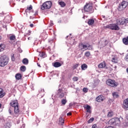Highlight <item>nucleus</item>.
<instances>
[{
    "instance_id": "f257e3e1",
    "label": "nucleus",
    "mask_w": 128,
    "mask_h": 128,
    "mask_svg": "<svg viewBox=\"0 0 128 128\" xmlns=\"http://www.w3.org/2000/svg\"><path fill=\"white\" fill-rule=\"evenodd\" d=\"M9 59L6 56H2L0 57V66L1 68H4L6 66H8V64Z\"/></svg>"
},
{
    "instance_id": "f03ea898",
    "label": "nucleus",
    "mask_w": 128,
    "mask_h": 128,
    "mask_svg": "<svg viewBox=\"0 0 128 128\" xmlns=\"http://www.w3.org/2000/svg\"><path fill=\"white\" fill-rule=\"evenodd\" d=\"M106 84L109 86H111V88H116V86H118V82H116V80L110 78L106 80Z\"/></svg>"
},
{
    "instance_id": "7ed1b4c3",
    "label": "nucleus",
    "mask_w": 128,
    "mask_h": 128,
    "mask_svg": "<svg viewBox=\"0 0 128 128\" xmlns=\"http://www.w3.org/2000/svg\"><path fill=\"white\" fill-rule=\"evenodd\" d=\"M52 2L46 1L43 3L41 9L42 10H50V8H52Z\"/></svg>"
},
{
    "instance_id": "20e7f679",
    "label": "nucleus",
    "mask_w": 128,
    "mask_h": 128,
    "mask_svg": "<svg viewBox=\"0 0 128 128\" xmlns=\"http://www.w3.org/2000/svg\"><path fill=\"white\" fill-rule=\"evenodd\" d=\"M84 10L89 14H92L94 12V9H92V5L90 3H86L84 6Z\"/></svg>"
},
{
    "instance_id": "39448f33",
    "label": "nucleus",
    "mask_w": 128,
    "mask_h": 128,
    "mask_svg": "<svg viewBox=\"0 0 128 128\" xmlns=\"http://www.w3.org/2000/svg\"><path fill=\"white\" fill-rule=\"evenodd\" d=\"M106 28H110L112 30H120V27L116 24H111L105 26Z\"/></svg>"
},
{
    "instance_id": "423d86ee",
    "label": "nucleus",
    "mask_w": 128,
    "mask_h": 128,
    "mask_svg": "<svg viewBox=\"0 0 128 128\" xmlns=\"http://www.w3.org/2000/svg\"><path fill=\"white\" fill-rule=\"evenodd\" d=\"M110 122L111 124L116 126V124H120V118H114L110 120Z\"/></svg>"
},
{
    "instance_id": "0eeeda50",
    "label": "nucleus",
    "mask_w": 128,
    "mask_h": 128,
    "mask_svg": "<svg viewBox=\"0 0 128 128\" xmlns=\"http://www.w3.org/2000/svg\"><path fill=\"white\" fill-rule=\"evenodd\" d=\"M122 108L124 110H128V98L124 100Z\"/></svg>"
},
{
    "instance_id": "6e6552de",
    "label": "nucleus",
    "mask_w": 128,
    "mask_h": 128,
    "mask_svg": "<svg viewBox=\"0 0 128 128\" xmlns=\"http://www.w3.org/2000/svg\"><path fill=\"white\" fill-rule=\"evenodd\" d=\"M117 24L119 26H122L124 24V18H120L116 21Z\"/></svg>"
},
{
    "instance_id": "1a4fd4ad",
    "label": "nucleus",
    "mask_w": 128,
    "mask_h": 128,
    "mask_svg": "<svg viewBox=\"0 0 128 128\" xmlns=\"http://www.w3.org/2000/svg\"><path fill=\"white\" fill-rule=\"evenodd\" d=\"M10 106H12L13 108H16V106H18V100H12L10 102Z\"/></svg>"
},
{
    "instance_id": "9d476101",
    "label": "nucleus",
    "mask_w": 128,
    "mask_h": 128,
    "mask_svg": "<svg viewBox=\"0 0 128 128\" xmlns=\"http://www.w3.org/2000/svg\"><path fill=\"white\" fill-rule=\"evenodd\" d=\"M104 97L103 96L100 95L96 98V101L98 102H104Z\"/></svg>"
},
{
    "instance_id": "9b49d317",
    "label": "nucleus",
    "mask_w": 128,
    "mask_h": 128,
    "mask_svg": "<svg viewBox=\"0 0 128 128\" xmlns=\"http://www.w3.org/2000/svg\"><path fill=\"white\" fill-rule=\"evenodd\" d=\"M106 66V63L105 61L100 63L98 65V68H104Z\"/></svg>"
},
{
    "instance_id": "f8f14e48",
    "label": "nucleus",
    "mask_w": 128,
    "mask_h": 128,
    "mask_svg": "<svg viewBox=\"0 0 128 128\" xmlns=\"http://www.w3.org/2000/svg\"><path fill=\"white\" fill-rule=\"evenodd\" d=\"M58 95L59 96L60 98H62L64 96V94L62 92V90L60 89L58 90Z\"/></svg>"
},
{
    "instance_id": "ddd939ff",
    "label": "nucleus",
    "mask_w": 128,
    "mask_h": 128,
    "mask_svg": "<svg viewBox=\"0 0 128 128\" xmlns=\"http://www.w3.org/2000/svg\"><path fill=\"white\" fill-rule=\"evenodd\" d=\"M84 108H86V110L87 112H89L90 114L92 113V110H90L92 108L90 106V105H85L84 106Z\"/></svg>"
},
{
    "instance_id": "4468645a",
    "label": "nucleus",
    "mask_w": 128,
    "mask_h": 128,
    "mask_svg": "<svg viewBox=\"0 0 128 128\" xmlns=\"http://www.w3.org/2000/svg\"><path fill=\"white\" fill-rule=\"evenodd\" d=\"M4 96H6V93H4V90L0 88V98H2Z\"/></svg>"
},
{
    "instance_id": "2eb2a0df",
    "label": "nucleus",
    "mask_w": 128,
    "mask_h": 128,
    "mask_svg": "<svg viewBox=\"0 0 128 128\" xmlns=\"http://www.w3.org/2000/svg\"><path fill=\"white\" fill-rule=\"evenodd\" d=\"M128 6V2L125 1H123L122 2L121 6H122V8H126V6Z\"/></svg>"
},
{
    "instance_id": "dca6fc26",
    "label": "nucleus",
    "mask_w": 128,
    "mask_h": 128,
    "mask_svg": "<svg viewBox=\"0 0 128 128\" xmlns=\"http://www.w3.org/2000/svg\"><path fill=\"white\" fill-rule=\"evenodd\" d=\"M112 96L114 98H118L120 97L118 92H113L112 94Z\"/></svg>"
},
{
    "instance_id": "f3484780",
    "label": "nucleus",
    "mask_w": 128,
    "mask_h": 128,
    "mask_svg": "<svg viewBox=\"0 0 128 128\" xmlns=\"http://www.w3.org/2000/svg\"><path fill=\"white\" fill-rule=\"evenodd\" d=\"M123 44L125 46H128V36L126 38H124L122 39Z\"/></svg>"
},
{
    "instance_id": "a211bd4d",
    "label": "nucleus",
    "mask_w": 128,
    "mask_h": 128,
    "mask_svg": "<svg viewBox=\"0 0 128 128\" xmlns=\"http://www.w3.org/2000/svg\"><path fill=\"white\" fill-rule=\"evenodd\" d=\"M53 66L54 68H60V66H62V64L60 62H56L53 64Z\"/></svg>"
},
{
    "instance_id": "6ab92c4d",
    "label": "nucleus",
    "mask_w": 128,
    "mask_h": 128,
    "mask_svg": "<svg viewBox=\"0 0 128 128\" xmlns=\"http://www.w3.org/2000/svg\"><path fill=\"white\" fill-rule=\"evenodd\" d=\"M58 124H60L61 126H62L64 124V118H62V117L60 118Z\"/></svg>"
},
{
    "instance_id": "aec40b11",
    "label": "nucleus",
    "mask_w": 128,
    "mask_h": 128,
    "mask_svg": "<svg viewBox=\"0 0 128 128\" xmlns=\"http://www.w3.org/2000/svg\"><path fill=\"white\" fill-rule=\"evenodd\" d=\"M6 48V44H2L0 45V52H4Z\"/></svg>"
},
{
    "instance_id": "412c9836",
    "label": "nucleus",
    "mask_w": 128,
    "mask_h": 128,
    "mask_svg": "<svg viewBox=\"0 0 128 128\" xmlns=\"http://www.w3.org/2000/svg\"><path fill=\"white\" fill-rule=\"evenodd\" d=\"M22 62L24 64H28V60L26 58H24L22 60Z\"/></svg>"
},
{
    "instance_id": "4be33fe9",
    "label": "nucleus",
    "mask_w": 128,
    "mask_h": 128,
    "mask_svg": "<svg viewBox=\"0 0 128 128\" xmlns=\"http://www.w3.org/2000/svg\"><path fill=\"white\" fill-rule=\"evenodd\" d=\"M114 116V112L110 110L107 114L108 118H112Z\"/></svg>"
},
{
    "instance_id": "5701e85b",
    "label": "nucleus",
    "mask_w": 128,
    "mask_h": 128,
    "mask_svg": "<svg viewBox=\"0 0 128 128\" xmlns=\"http://www.w3.org/2000/svg\"><path fill=\"white\" fill-rule=\"evenodd\" d=\"M94 24V19H90L88 21V24L89 26H92Z\"/></svg>"
},
{
    "instance_id": "b1692460",
    "label": "nucleus",
    "mask_w": 128,
    "mask_h": 128,
    "mask_svg": "<svg viewBox=\"0 0 128 128\" xmlns=\"http://www.w3.org/2000/svg\"><path fill=\"white\" fill-rule=\"evenodd\" d=\"M81 68L82 70H86V68H88V65H86V64H82L81 66Z\"/></svg>"
},
{
    "instance_id": "393cba45",
    "label": "nucleus",
    "mask_w": 128,
    "mask_h": 128,
    "mask_svg": "<svg viewBox=\"0 0 128 128\" xmlns=\"http://www.w3.org/2000/svg\"><path fill=\"white\" fill-rule=\"evenodd\" d=\"M14 108V111L15 114H18V112H20V109L18 108V106H16Z\"/></svg>"
},
{
    "instance_id": "a878e982",
    "label": "nucleus",
    "mask_w": 128,
    "mask_h": 128,
    "mask_svg": "<svg viewBox=\"0 0 128 128\" xmlns=\"http://www.w3.org/2000/svg\"><path fill=\"white\" fill-rule=\"evenodd\" d=\"M58 4H60V6L61 8H64V6H66V4L64 2H59Z\"/></svg>"
},
{
    "instance_id": "bb28decb",
    "label": "nucleus",
    "mask_w": 128,
    "mask_h": 128,
    "mask_svg": "<svg viewBox=\"0 0 128 128\" xmlns=\"http://www.w3.org/2000/svg\"><path fill=\"white\" fill-rule=\"evenodd\" d=\"M32 10V6L30 5V6H28L27 9L25 10L26 12H28V10Z\"/></svg>"
},
{
    "instance_id": "cd10ccee",
    "label": "nucleus",
    "mask_w": 128,
    "mask_h": 128,
    "mask_svg": "<svg viewBox=\"0 0 128 128\" xmlns=\"http://www.w3.org/2000/svg\"><path fill=\"white\" fill-rule=\"evenodd\" d=\"M79 46H82V48H81V50H86V48H88V46L86 45H84V44H80L79 45Z\"/></svg>"
},
{
    "instance_id": "c85d7f7f",
    "label": "nucleus",
    "mask_w": 128,
    "mask_h": 128,
    "mask_svg": "<svg viewBox=\"0 0 128 128\" xmlns=\"http://www.w3.org/2000/svg\"><path fill=\"white\" fill-rule=\"evenodd\" d=\"M16 80H20V78H22V74H17L16 75Z\"/></svg>"
},
{
    "instance_id": "c756f323",
    "label": "nucleus",
    "mask_w": 128,
    "mask_h": 128,
    "mask_svg": "<svg viewBox=\"0 0 128 128\" xmlns=\"http://www.w3.org/2000/svg\"><path fill=\"white\" fill-rule=\"evenodd\" d=\"M84 56H86V58H90V52H86L84 53Z\"/></svg>"
},
{
    "instance_id": "7c9ffc66",
    "label": "nucleus",
    "mask_w": 128,
    "mask_h": 128,
    "mask_svg": "<svg viewBox=\"0 0 128 128\" xmlns=\"http://www.w3.org/2000/svg\"><path fill=\"white\" fill-rule=\"evenodd\" d=\"M26 68L24 66H21L20 68V70H21V72H26Z\"/></svg>"
},
{
    "instance_id": "2f4dec72",
    "label": "nucleus",
    "mask_w": 128,
    "mask_h": 128,
    "mask_svg": "<svg viewBox=\"0 0 128 128\" xmlns=\"http://www.w3.org/2000/svg\"><path fill=\"white\" fill-rule=\"evenodd\" d=\"M92 50V45L88 44L87 46V48L85 50Z\"/></svg>"
},
{
    "instance_id": "473e14b6",
    "label": "nucleus",
    "mask_w": 128,
    "mask_h": 128,
    "mask_svg": "<svg viewBox=\"0 0 128 128\" xmlns=\"http://www.w3.org/2000/svg\"><path fill=\"white\" fill-rule=\"evenodd\" d=\"M61 102H62V104L64 106V104H66V102H68V101L66 100V99H63L62 100Z\"/></svg>"
},
{
    "instance_id": "72a5a7b5",
    "label": "nucleus",
    "mask_w": 128,
    "mask_h": 128,
    "mask_svg": "<svg viewBox=\"0 0 128 128\" xmlns=\"http://www.w3.org/2000/svg\"><path fill=\"white\" fill-rule=\"evenodd\" d=\"M4 126H5V128H10V126H12L10 125V124L8 122Z\"/></svg>"
},
{
    "instance_id": "f704fd0d",
    "label": "nucleus",
    "mask_w": 128,
    "mask_h": 128,
    "mask_svg": "<svg viewBox=\"0 0 128 128\" xmlns=\"http://www.w3.org/2000/svg\"><path fill=\"white\" fill-rule=\"evenodd\" d=\"M94 120V118H90L88 120V124H90L91 122H92Z\"/></svg>"
},
{
    "instance_id": "c9c22d12",
    "label": "nucleus",
    "mask_w": 128,
    "mask_h": 128,
    "mask_svg": "<svg viewBox=\"0 0 128 128\" xmlns=\"http://www.w3.org/2000/svg\"><path fill=\"white\" fill-rule=\"evenodd\" d=\"M74 82H78V77L74 76L72 78Z\"/></svg>"
},
{
    "instance_id": "e433bc0d",
    "label": "nucleus",
    "mask_w": 128,
    "mask_h": 128,
    "mask_svg": "<svg viewBox=\"0 0 128 128\" xmlns=\"http://www.w3.org/2000/svg\"><path fill=\"white\" fill-rule=\"evenodd\" d=\"M16 40V36H10V40Z\"/></svg>"
},
{
    "instance_id": "4c0bfd02",
    "label": "nucleus",
    "mask_w": 128,
    "mask_h": 128,
    "mask_svg": "<svg viewBox=\"0 0 128 128\" xmlns=\"http://www.w3.org/2000/svg\"><path fill=\"white\" fill-rule=\"evenodd\" d=\"M79 64H74V66H72V70H76V68H78V66Z\"/></svg>"
},
{
    "instance_id": "58836bf2",
    "label": "nucleus",
    "mask_w": 128,
    "mask_h": 128,
    "mask_svg": "<svg viewBox=\"0 0 128 128\" xmlns=\"http://www.w3.org/2000/svg\"><path fill=\"white\" fill-rule=\"evenodd\" d=\"M125 123L126 124V126H128V114L126 116Z\"/></svg>"
},
{
    "instance_id": "ea45409f",
    "label": "nucleus",
    "mask_w": 128,
    "mask_h": 128,
    "mask_svg": "<svg viewBox=\"0 0 128 128\" xmlns=\"http://www.w3.org/2000/svg\"><path fill=\"white\" fill-rule=\"evenodd\" d=\"M40 56H41V58H44V56H46V53L42 52L40 54Z\"/></svg>"
},
{
    "instance_id": "a19ab883",
    "label": "nucleus",
    "mask_w": 128,
    "mask_h": 128,
    "mask_svg": "<svg viewBox=\"0 0 128 128\" xmlns=\"http://www.w3.org/2000/svg\"><path fill=\"white\" fill-rule=\"evenodd\" d=\"M112 62H114V64H117L118 63V62H116V58H113L112 60Z\"/></svg>"
},
{
    "instance_id": "79ce46f5",
    "label": "nucleus",
    "mask_w": 128,
    "mask_h": 128,
    "mask_svg": "<svg viewBox=\"0 0 128 128\" xmlns=\"http://www.w3.org/2000/svg\"><path fill=\"white\" fill-rule=\"evenodd\" d=\"M30 34H32V31L29 30L28 33H27L25 36H30Z\"/></svg>"
},
{
    "instance_id": "37998d69",
    "label": "nucleus",
    "mask_w": 128,
    "mask_h": 128,
    "mask_svg": "<svg viewBox=\"0 0 128 128\" xmlns=\"http://www.w3.org/2000/svg\"><path fill=\"white\" fill-rule=\"evenodd\" d=\"M82 90L84 92H88V88H84Z\"/></svg>"
},
{
    "instance_id": "c03bdc74",
    "label": "nucleus",
    "mask_w": 128,
    "mask_h": 128,
    "mask_svg": "<svg viewBox=\"0 0 128 128\" xmlns=\"http://www.w3.org/2000/svg\"><path fill=\"white\" fill-rule=\"evenodd\" d=\"M124 60L126 62H128V54L126 56Z\"/></svg>"
},
{
    "instance_id": "a18cd8bd",
    "label": "nucleus",
    "mask_w": 128,
    "mask_h": 128,
    "mask_svg": "<svg viewBox=\"0 0 128 128\" xmlns=\"http://www.w3.org/2000/svg\"><path fill=\"white\" fill-rule=\"evenodd\" d=\"M124 24H128V18H124Z\"/></svg>"
},
{
    "instance_id": "49530a36",
    "label": "nucleus",
    "mask_w": 128,
    "mask_h": 128,
    "mask_svg": "<svg viewBox=\"0 0 128 128\" xmlns=\"http://www.w3.org/2000/svg\"><path fill=\"white\" fill-rule=\"evenodd\" d=\"M12 62H14V54H13L12 56Z\"/></svg>"
},
{
    "instance_id": "de8ad7c7",
    "label": "nucleus",
    "mask_w": 128,
    "mask_h": 128,
    "mask_svg": "<svg viewBox=\"0 0 128 128\" xmlns=\"http://www.w3.org/2000/svg\"><path fill=\"white\" fill-rule=\"evenodd\" d=\"M42 92H44V89H41L40 91H39V94H42Z\"/></svg>"
},
{
    "instance_id": "09e8293b",
    "label": "nucleus",
    "mask_w": 128,
    "mask_h": 128,
    "mask_svg": "<svg viewBox=\"0 0 128 128\" xmlns=\"http://www.w3.org/2000/svg\"><path fill=\"white\" fill-rule=\"evenodd\" d=\"M8 112L10 114H12V108H10L8 109Z\"/></svg>"
},
{
    "instance_id": "8fccbe9b",
    "label": "nucleus",
    "mask_w": 128,
    "mask_h": 128,
    "mask_svg": "<svg viewBox=\"0 0 128 128\" xmlns=\"http://www.w3.org/2000/svg\"><path fill=\"white\" fill-rule=\"evenodd\" d=\"M67 116H72V112H69L67 114Z\"/></svg>"
},
{
    "instance_id": "3c124183",
    "label": "nucleus",
    "mask_w": 128,
    "mask_h": 128,
    "mask_svg": "<svg viewBox=\"0 0 128 128\" xmlns=\"http://www.w3.org/2000/svg\"><path fill=\"white\" fill-rule=\"evenodd\" d=\"M30 28H34V24H30Z\"/></svg>"
},
{
    "instance_id": "603ef678",
    "label": "nucleus",
    "mask_w": 128,
    "mask_h": 128,
    "mask_svg": "<svg viewBox=\"0 0 128 128\" xmlns=\"http://www.w3.org/2000/svg\"><path fill=\"white\" fill-rule=\"evenodd\" d=\"M108 128H114V126H109L108 127Z\"/></svg>"
},
{
    "instance_id": "864d4df0",
    "label": "nucleus",
    "mask_w": 128,
    "mask_h": 128,
    "mask_svg": "<svg viewBox=\"0 0 128 128\" xmlns=\"http://www.w3.org/2000/svg\"><path fill=\"white\" fill-rule=\"evenodd\" d=\"M37 64L39 68H40V64H38V63Z\"/></svg>"
},
{
    "instance_id": "5fc2aeb1",
    "label": "nucleus",
    "mask_w": 128,
    "mask_h": 128,
    "mask_svg": "<svg viewBox=\"0 0 128 128\" xmlns=\"http://www.w3.org/2000/svg\"><path fill=\"white\" fill-rule=\"evenodd\" d=\"M32 38H30V37H28V40H30Z\"/></svg>"
},
{
    "instance_id": "6e6d98bb",
    "label": "nucleus",
    "mask_w": 128,
    "mask_h": 128,
    "mask_svg": "<svg viewBox=\"0 0 128 128\" xmlns=\"http://www.w3.org/2000/svg\"><path fill=\"white\" fill-rule=\"evenodd\" d=\"M2 108V104L0 103V108Z\"/></svg>"
},
{
    "instance_id": "4d7b16f0",
    "label": "nucleus",
    "mask_w": 128,
    "mask_h": 128,
    "mask_svg": "<svg viewBox=\"0 0 128 128\" xmlns=\"http://www.w3.org/2000/svg\"><path fill=\"white\" fill-rule=\"evenodd\" d=\"M2 40V36H0V40Z\"/></svg>"
},
{
    "instance_id": "13d9d810",
    "label": "nucleus",
    "mask_w": 128,
    "mask_h": 128,
    "mask_svg": "<svg viewBox=\"0 0 128 128\" xmlns=\"http://www.w3.org/2000/svg\"><path fill=\"white\" fill-rule=\"evenodd\" d=\"M68 36H66V38H68Z\"/></svg>"
},
{
    "instance_id": "bf43d9fd",
    "label": "nucleus",
    "mask_w": 128,
    "mask_h": 128,
    "mask_svg": "<svg viewBox=\"0 0 128 128\" xmlns=\"http://www.w3.org/2000/svg\"><path fill=\"white\" fill-rule=\"evenodd\" d=\"M34 14L36 16V15L38 14V13L36 12Z\"/></svg>"
},
{
    "instance_id": "052dcab7",
    "label": "nucleus",
    "mask_w": 128,
    "mask_h": 128,
    "mask_svg": "<svg viewBox=\"0 0 128 128\" xmlns=\"http://www.w3.org/2000/svg\"><path fill=\"white\" fill-rule=\"evenodd\" d=\"M120 6H119V8H120Z\"/></svg>"
},
{
    "instance_id": "680f3d73",
    "label": "nucleus",
    "mask_w": 128,
    "mask_h": 128,
    "mask_svg": "<svg viewBox=\"0 0 128 128\" xmlns=\"http://www.w3.org/2000/svg\"><path fill=\"white\" fill-rule=\"evenodd\" d=\"M70 34V36H72V34Z\"/></svg>"
}]
</instances>
